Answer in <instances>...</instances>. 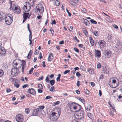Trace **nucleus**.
Instances as JSON below:
<instances>
[{
  "label": "nucleus",
  "mask_w": 122,
  "mask_h": 122,
  "mask_svg": "<svg viewBox=\"0 0 122 122\" xmlns=\"http://www.w3.org/2000/svg\"><path fill=\"white\" fill-rule=\"evenodd\" d=\"M22 71L23 73H24V69L25 68V65H26V62L24 60L22 61Z\"/></svg>",
  "instance_id": "16"
},
{
  "label": "nucleus",
  "mask_w": 122,
  "mask_h": 122,
  "mask_svg": "<svg viewBox=\"0 0 122 122\" xmlns=\"http://www.w3.org/2000/svg\"><path fill=\"white\" fill-rule=\"evenodd\" d=\"M104 76L102 74L99 77L100 79H103V78Z\"/></svg>",
  "instance_id": "58"
},
{
  "label": "nucleus",
  "mask_w": 122,
  "mask_h": 122,
  "mask_svg": "<svg viewBox=\"0 0 122 122\" xmlns=\"http://www.w3.org/2000/svg\"><path fill=\"white\" fill-rule=\"evenodd\" d=\"M53 58V54L51 53L49 55L48 57V61H50Z\"/></svg>",
  "instance_id": "18"
},
{
  "label": "nucleus",
  "mask_w": 122,
  "mask_h": 122,
  "mask_svg": "<svg viewBox=\"0 0 122 122\" xmlns=\"http://www.w3.org/2000/svg\"><path fill=\"white\" fill-rule=\"evenodd\" d=\"M93 33L95 36H97L98 35V32L97 31L95 30L94 31Z\"/></svg>",
  "instance_id": "36"
},
{
  "label": "nucleus",
  "mask_w": 122,
  "mask_h": 122,
  "mask_svg": "<svg viewBox=\"0 0 122 122\" xmlns=\"http://www.w3.org/2000/svg\"><path fill=\"white\" fill-rule=\"evenodd\" d=\"M90 21L92 24H96L97 23V22L93 19H91L90 20Z\"/></svg>",
  "instance_id": "30"
},
{
  "label": "nucleus",
  "mask_w": 122,
  "mask_h": 122,
  "mask_svg": "<svg viewBox=\"0 0 122 122\" xmlns=\"http://www.w3.org/2000/svg\"><path fill=\"white\" fill-rule=\"evenodd\" d=\"M27 28L28 29L29 32L30 33V34L29 36V39H32V33L31 32L30 30V27H29V24H27Z\"/></svg>",
  "instance_id": "15"
},
{
  "label": "nucleus",
  "mask_w": 122,
  "mask_h": 122,
  "mask_svg": "<svg viewBox=\"0 0 122 122\" xmlns=\"http://www.w3.org/2000/svg\"><path fill=\"white\" fill-rule=\"evenodd\" d=\"M44 10V8L42 4H38L36 6V13L38 12L40 14H42L43 13Z\"/></svg>",
  "instance_id": "4"
},
{
  "label": "nucleus",
  "mask_w": 122,
  "mask_h": 122,
  "mask_svg": "<svg viewBox=\"0 0 122 122\" xmlns=\"http://www.w3.org/2000/svg\"><path fill=\"white\" fill-rule=\"evenodd\" d=\"M13 11L15 13L19 14L21 12L20 8L19 6H15L13 5L12 7Z\"/></svg>",
  "instance_id": "7"
},
{
  "label": "nucleus",
  "mask_w": 122,
  "mask_h": 122,
  "mask_svg": "<svg viewBox=\"0 0 122 122\" xmlns=\"http://www.w3.org/2000/svg\"><path fill=\"white\" fill-rule=\"evenodd\" d=\"M81 68L83 71H86L85 68L83 66H81Z\"/></svg>",
  "instance_id": "61"
},
{
  "label": "nucleus",
  "mask_w": 122,
  "mask_h": 122,
  "mask_svg": "<svg viewBox=\"0 0 122 122\" xmlns=\"http://www.w3.org/2000/svg\"><path fill=\"white\" fill-rule=\"evenodd\" d=\"M84 115L85 112L83 110H81L78 112V113L76 116L78 119H80L84 117Z\"/></svg>",
  "instance_id": "9"
},
{
  "label": "nucleus",
  "mask_w": 122,
  "mask_h": 122,
  "mask_svg": "<svg viewBox=\"0 0 122 122\" xmlns=\"http://www.w3.org/2000/svg\"><path fill=\"white\" fill-rule=\"evenodd\" d=\"M32 51L30 50L29 52L27 58L28 59H30L31 56L32 54Z\"/></svg>",
  "instance_id": "25"
},
{
  "label": "nucleus",
  "mask_w": 122,
  "mask_h": 122,
  "mask_svg": "<svg viewBox=\"0 0 122 122\" xmlns=\"http://www.w3.org/2000/svg\"><path fill=\"white\" fill-rule=\"evenodd\" d=\"M15 118L16 121L18 122H23L24 120L23 116L20 114L16 115Z\"/></svg>",
  "instance_id": "8"
},
{
  "label": "nucleus",
  "mask_w": 122,
  "mask_h": 122,
  "mask_svg": "<svg viewBox=\"0 0 122 122\" xmlns=\"http://www.w3.org/2000/svg\"><path fill=\"white\" fill-rule=\"evenodd\" d=\"M84 92L86 94H89L90 93V92L87 89H86L84 91Z\"/></svg>",
  "instance_id": "38"
},
{
  "label": "nucleus",
  "mask_w": 122,
  "mask_h": 122,
  "mask_svg": "<svg viewBox=\"0 0 122 122\" xmlns=\"http://www.w3.org/2000/svg\"><path fill=\"white\" fill-rule=\"evenodd\" d=\"M96 57H97L100 58L101 56L100 51L97 50H95Z\"/></svg>",
  "instance_id": "13"
},
{
  "label": "nucleus",
  "mask_w": 122,
  "mask_h": 122,
  "mask_svg": "<svg viewBox=\"0 0 122 122\" xmlns=\"http://www.w3.org/2000/svg\"><path fill=\"white\" fill-rule=\"evenodd\" d=\"M27 92L31 94L34 95L36 94V92L34 89L33 88H31L28 90Z\"/></svg>",
  "instance_id": "12"
},
{
  "label": "nucleus",
  "mask_w": 122,
  "mask_h": 122,
  "mask_svg": "<svg viewBox=\"0 0 122 122\" xmlns=\"http://www.w3.org/2000/svg\"><path fill=\"white\" fill-rule=\"evenodd\" d=\"M73 49L75 51L79 53V50L76 48L75 47L73 48Z\"/></svg>",
  "instance_id": "45"
},
{
  "label": "nucleus",
  "mask_w": 122,
  "mask_h": 122,
  "mask_svg": "<svg viewBox=\"0 0 122 122\" xmlns=\"http://www.w3.org/2000/svg\"><path fill=\"white\" fill-rule=\"evenodd\" d=\"M61 75L60 74H59L58 75V76L56 80L57 81H59L60 80V77Z\"/></svg>",
  "instance_id": "32"
},
{
  "label": "nucleus",
  "mask_w": 122,
  "mask_h": 122,
  "mask_svg": "<svg viewBox=\"0 0 122 122\" xmlns=\"http://www.w3.org/2000/svg\"><path fill=\"white\" fill-rule=\"evenodd\" d=\"M108 40H111L112 39V36L111 34H108Z\"/></svg>",
  "instance_id": "34"
},
{
  "label": "nucleus",
  "mask_w": 122,
  "mask_h": 122,
  "mask_svg": "<svg viewBox=\"0 0 122 122\" xmlns=\"http://www.w3.org/2000/svg\"><path fill=\"white\" fill-rule=\"evenodd\" d=\"M81 106L79 104L73 102L71 103L70 106L69 107L71 109L73 108L75 111L78 112L81 108Z\"/></svg>",
  "instance_id": "1"
},
{
  "label": "nucleus",
  "mask_w": 122,
  "mask_h": 122,
  "mask_svg": "<svg viewBox=\"0 0 122 122\" xmlns=\"http://www.w3.org/2000/svg\"><path fill=\"white\" fill-rule=\"evenodd\" d=\"M29 13H24L23 15V18H24L26 19H27L28 17Z\"/></svg>",
  "instance_id": "27"
},
{
  "label": "nucleus",
  "mask_w": 122,
  "mask_h": 122,
  "mask_svg": "<svg viewBox=\"0 0 122 122\" xmlns=\"http://www.w3.org/2000/svg\"><path fill=\"white\" fill-rule=\"evenodd\" d=\"M50 30L51 32V34L52 35L54 34V32L53 29L52 28Z\"/></svg>",
  "instance_id": "49"
},
{
  "label": "nucleus",
  "mask_w": 122,
  "mask_h": 122,
  "mask_svg": "<svg viewBox=\"0 0 122 122\" xmlns=\"http://www.w3.org/2000/svg\"><path fill=\"white\" fill-rule=\"evenodd\" d=\"M30 111V110L29 109H25V112L27 114L29 113Z\"/></svg>",
  "instance_id": "44"
},
{
  "label": "nucleus",
  "mask_w": 122,
  "mask_h": 122,
  "mask_svg": "<svg viewBox=\"0 0 122 122\" xmlns=\"http://www.w3.org/2000/svg\"><path fill=\"white\" fill-rule=\"evenodd\" d=\"M42 89H38V92L39 93H41L43 92V91L42 90Z\"/></svg>",
  "instance_id": "56"
},
{
  "label": "nucleus",
  "mask_w": 122,
  "mask_h": 122,
  "mask_svg": "<svg viewBox=\"0 0 122 122\" xmlns=\"http://www.w3.org/2000/svg\"><path fill=\"white\" fill-rule=\"evenodd\" d=\"M29 85L28 84L24 85L22 87L23 88H25L26 87H28Z\"/></svg>",
  "instance_id": "52"
},
{
  "label": "nucleus",
  "mask_w": 122,
  "mask_h": 122,
  "mask_svg": "<svg viewBox=\"0 0 122 122\" xmlns=\"http://www.w3.org/2000/svg\"><path fill=\"white\" fill-rule=\"evenodd\" d=\"M81 10L84 13H86V10L85 8H82L81 9Z\"/></svg>",
  "instance_id": "37"
},
{
  "label": "nucleus",
  "mask_w": 122,
  "mask_h": 122,
  "mask_svg": "<svg viewBox=\"0 0 122 122\" xmlns=\"http://www.w3.org/2000/svg\"><path fill=\"white\" fill-rule=\"evenodd\" d=\"M40 108L41 110H43L44 108L45 107L44 106H41L39 107Z\"/></svg>",
  "instance_id": "62"
},
{
  "label": "nucleus",
  "mask_w": 122,
  "mask_h": 122,
  "mask_svg": "<svg viewBox=\"0 0 122 122\" xmlns=\"http://www.w3.org/2000/svg\"><path fill=\"white\" fill-rule=\"evenodd\" d=\"M0 16H4L5 17V16L6 15L5 14V13L2 12H0Z\"/></svg>",
  "instance_id": "42"
},
{
  "label": "nucleus",
  "mask_w": 122,
  "mask_h": 122,
  "mask_svg": "<svg viewBox=\"0 0 122 122\" xmlns=\"http://www.w3.org/2000/svg\"><path fill=\"white\" fill-rule=\"evenodd\" d=\"M82 19L83 20V23L86 25L89 26L90 25V23L87 20L84 18Z\"/></svg>",
  "instance_id": "17"
},
{
  "label": "nucleus",
  "mask_w": 122,
  "mask_h": 122,
  "mask_svg": "<svg viewBox=\"0 0 122 122\" xmlns=\"http://www.w3.org/2000/svg\"><path fill=\"white\" fill-rule=\"evenodd\" d=\"M92 106L89 105H88L86 107H85V109L87 111H90L92 109Z\"/></svg>",
  "instance_id": "23"
},
{
  "label": "nucleus",
  "mask_w": 122,
  "mask_h": 122,
  "mask_svg": "<svg viewBox=\"0 0 122 122\" xmlns=\"http://www.w3.org/2000/svg\"><path fill=\"white\" fill-rule=\"evenodd\" d=\"M92 114L90 113H88L87 114V116L90 119H92L91 115Z\"/></svg>",
  "instance_id": "54"
},
{
  "label": "nucleus",
  "mask_w": 122,
  "mask_h": 122,
  "mask_svg": "<svg viewBox=\"0 0 122 122\" xmlns=\"http://www.w3.org/2000/svg\"><path fill=\"white\" fill-rule=\"evenodd\" d=\"M38 112L37 109H35L33 110L32 112L33 115V116H36L38 114Z\"/></svg>",
  "instance_id": "22"
},
{
  "label": "nucleus",
  "mask_w": 122,
  "mask_h": 122,
  "mask_svg": "<svg viewBox=\"0 0 122 122\" xmlns=\"http://www.w3.org/2000/svg\"><path fill=\"white\" fill-rule=\"evenodd\" d=\"M56 5V6H58L60 5V2L59 1L56 0L55 1Z\"/></svg>",
  "instance_id": "39"
},
{
  "label": "nucleus",
  "mask_w": 122,
  "mask_h": 122,
  "mask_svg": "<svg viewBox=\"0 0 122 122\" xmlns=\"http://www.w3.org/2000/svg\"><path fill=\"white\" fill-rule=\"evenodd\" d=\"M5 18V17L4 16H3L0 15V21H2L3 20H4V19Z\"/></svg>",
  "instance_id": "40"
},
{
  "label": "nucleus",
  "mask_w": 122,
  "mask_h": 122,
  "mask_svg": "<svg viewBox=\"0 0 122 122\" xmlns=\"http://www.w3.org/2000/svg\"><path fill=\"white\" fill-rule=\"evenodd\" d=\"M60 102L59 101H57L53 103L55 104V105L59 104L60 103Z\"/></svg>",
  "instance_id": "60"
},
{
  "label": "nucleus",
  "mask_w": 122,
  "mask_h": 122,
  "mask_svg": "<svg viewBox=\"0 0 122 122\" xmlns=\"http://www.w3.org/2000/svg\"><path fill=\"white\" fill-rule=\"evenodd\" d=\"M54 86L51 87L50 89V91L51 92H52L53 91V90H54L55 89H54Z\"/></svg>",
  "instance_id": "63"
},
{
  "label": "nucleus",
  "mask_w": 122,
  "mask_h": 122,
  "mask_svg": "<svg viewBox=\"0 0 122 122\" xmlns=\"http://www.w3.org/2000/svg\"><path fill=\"white\" fill-rule=\"evenodd\" d=\"M100 47L102 48H103L105 46V42L103 40H100L98 42Z\"/></svg>",
  "instance_id": "11"
},
{
  "label": "nucleus",
  "mask_w": 122,
  "mask_h": 122,
  "mask_svg": "<svg viewBox=\"0 0 122 122\" xmlns=\"http://www.w3.org/2000/svg\"><path fill=\"white\" fill-rule=\"evenodd\" d=\"M103 73L104 74H107L108 72V71L107 69L106 68L102 70Z\"/></svg>",
  "instance_id": "31"
},
{
  "label": "nucleus",
  "mask_w": 122,
  "mask_h": 122,
  "mask_svg": "<svg viewBox=\"0 0 122 122\" xmlns=\"http://www.w3.org/2000/svg\"><path fill=\"white\" fill-rule=\"evenodd\" d=\"M38 87L40 89H43V86L41 84H40L38 85Z\"/></svg>",
  "instance_id": "41"
},
{
  "label": "nucleus",
  "mask_w": 122,
  "mask_h": 122,
  "mask_svg": "<svg viewBox=\"0 0 122 122\" xmlns=\"http://www.w3.org/2000/svg\"><path fill=\"white\" fill-rule=\"evenodd\" d=\"M25 4L23 7V9L25 12H27L29 11L31 8L30 4L28 2H25Z\"/></svg>",
  "instance_id": "5"
},
{
  "label": "nucleus",
  "mask_w": 122,
  "mask_h": 122,
  "mask_svg": "<svg viewBox=\"0 0 122 122\" xmlns=\"http://www.w3.org/2000/svg\"><path fill=\"white\" fill-rule=\"evenodd\" d=\"M87 71L89 72L90 74H93L94 73V69L93 68H89L87 70Z\"/></svg>",
  "instance_id": "19"
},
{
  "label": "nucleus",
  "mask_w": 122,
  "mask_h": 122,
  "mask_svg": "<svg viewBox=\"0 0 122 122\" xmlns=\"http://www.w3.org/2000/svg\"><path fill=\"white\" fill-rule=\"evenodd\" d=\"M70 4L73 6H75L76 4V3L73 0H71L70 2Z\"/></svg>",
  "instance_id": "28"
},
{
  "label": "nucleus",
  "mask_w": 122,
  "mask_h": 122,
  "mask_svg": "<svg viewBox=\"0 0 122 122\" xmlns=\"http://www.w3.org/2000/svg\"><path fill=\"white\" fill-rule=\"evenodd\" d=\"M50 83L51 85V86L53 85L55 83V81L53 80L52 79L49 82Z\"/></svg>",
  "instance_id": "29"
},
{
  "label": "nucleus",
  "mask_w": 122,
  "mask_h": 122,
  "mask_svg": "<svg viewBox=\"0 0 122 122\" xmlns=\"http://www.w3.org/2000/svg\"><path fill=\"white\" fill-rule=\"evenodd\" d=\"M83 31L85 35L86 36H88V35L87 31H86V29L85 28L83 29Z\"/></svg>",
  "instance_id": "21"
},
{
  "label": "nucleus",
  "mask_w": 122,
  "mask_h": 122,
  "mask_svg": "<svg viewBox=\"0 0 122 122\" xmlns=\"http://www.w3.org/2000/svg\"><path fill=\"white\" fill-rule=\"evenodd\" d=\"M34 70V68L32 67V68L29 71V74H31L33 72V71Z\"/></svg>",
  "instance_id": "46"
},
{
  "label": "nucleus",
  "mask_w": 122,
  "mask_h": 122,
  "mask_svg": "<svg viewBox=\"0 0 122 122\" xmlns=\"http://www.w3.org/2000/svg\"><path fill=\"white\" fill-rule=\"evenodd\" d=\"M66 10L67 12L68 13V15L69 16H71V13H70L68 10L67 9H66Z\"/></svg>",
  "instance_id": "47"
},
{
  "label": "nucleus",
  "mask_w": 122,
  "mask_h": 122,
  "mask_svg": "<svg viewBox=\"0 0 122 122\" xmlns=\"http://www.w3.org/2000/svg\"><path fill=\"white\" fill-rule=\"evenodd\" d=\"M77 99L82 102L83 103H85V100L82 97L80 98L78 97L77 98Z\"/></svg>",
  "instance_id": "24"
},
{
  "label": "nucleus",
  "mask_w": 122,
  "mask_h": 122,
  "mask_svg": "<svg viewBox=\"0 0 122 122\" xmlns=\"http://www.w3.org/2000/svg\"><path fill=\"white\" fill-rule=\"evenodd\" d=\"M75 92L77 94H80V92L79 90H77L75 91Z\"/></svg>",
  "instance_id": "64"
},
{
  "label": "nucleus",
  "mask_w": 122,
  "mask_h": 122,
  "mask_svg": "<svg viewBox=\"0 0 122 122\" xmlns=\"http://www.w3.org/2000/svg\"><path fill=\"white\" fill-rule=\"evenodd\" d=\"M70 71V70H67L66 71L64 72V74H65L67 73Z\"/></svg>",
  "instance_id": "51"
},
{
  "label": "nucleus",
  "mask_w": 122,
  "mask_h": 122,
  "mask_svg": "<svg viewBox=\"0 0 122 122\" xmlns=\"http://www.w3.org/2000/svg\"><path fill=\"white\" fill-rule=\"evenodd\" d=\"M101 65L100 63H99L97 65V68H98L100 69L101 68Z\"/></svg>",
  "instance_id": "57"
},
{
  "label": "nucleus",
  "mask_w": 122,
  "mask_h": 122,
  "mask_svg": "<svg viewBox=\"0 0 122 122\" xmlns=\"http://www.w3.org/2000/svg\"><path fill=\"white\" fill-rule=\"evenodd\" d=\"M17 79L14 78H10V79L9 80L10 81H14V82L15 81H16V80H17Z\"/></svg>",
  "instance_id": "50"
},
{
  "label": "nucleus",
  "mask_w": 122,
  "mask_h": 122,
  "mask_svg": "<svg viewBox=\"0 0 122 122\" xmlns=\"http://www.w3.org/2000/svg\"><path fill=\"white\" fill-rule=\"evenodd\" d=\"M12 18V17L11 15L8 14L6 15L4 18L6 24L8 25L10 24L13 21Z\"/></svg>",
  "instance_id": "3"
},
{
  "label": "nucleus",
  "mask_w": 122,
  "mask_h": 122,
  "mask_svg": "<svg viewBox=\"0 0 122 122\" xmlns=\"http://www.w3.org/2000/svg\"><path fill=\"white\" fill-rule=\"evenodd\" d=\"M52 98V97H51L50 96H46L45 98V99L47 100L50 99H51Z\"/></svg>",
  "instance_id": "53"
},
{
  "label": "nucleus",
  "mask_w": 122,
  "mask_h": 122,
  "mask_svg": "<svg viewBox=\"0 0 122 122\" xmlns=\"http://www.w3.org/2000/svg\"><path fill=\"white\" fill-rule=\"evenodd\" d=\"M56 22L55 21V20H53L52 22V23H51V24H52V25L53 24H56Z\"/></svg>",
  "instance_id": "59"
},
{
  "label": "nucleus",
  "mask_w": 122,
  "mask_h": 122,
  "mask_svg": "<svg viewBox=\"0 0 122 122\" xmlns=\"http://www.w3.org/2000/svg\"><path fill=\"white\" fill-rule=\"evenodd\" d=\"M81 75V74L79 72H77L76 73V75L78 77L80 76Z\"/></svg>",
  "instance_id": "48"
},
{
  "label": "nucleus",
  "mask_w": 122,
  "mask_h": 122,
  "mask_svg": "<svg viewBox=\"0 0 122 122\" xmlns=\"http://www.w3.org/2000/svg\"><path fill=\"white\" fill-rule=\"evenodd\" d=\"M6 51L4 48H0V54L1 55H4L6 54Z\"/></svg>",
  "instance_id": "14"
},
{
  "label": "nucleus",
  "mask_w": 122,
  "mask_h": 122,
  "mask_svg": "<svg viewBox=\"0 0 122 122\" xmlns=\"http://www.w3.org/2000/svg\"><path fill=\"white\" fill-rule=\"evenodd\" d=\"M49 76V75H48L46 76V80H45L47 82H49V81H50V80H49V78L48 77V76Z\"/></svg>",
  "instance_id": "43"
},
{
  "label": "nucleus",
  "mask_w": 122,
  "mask_h": 122,
  "mask_svg": "<svg viewBox=\"0 0 122 122\" xmlns=\"http://www.w3.org/2000/svg\"><path fill=\"white\" fill-rule=\"evenodd\" d=\"M20 72L19 69L16 67H15L12 69L11 74L13 76H17Z\"/></svg>",
  "instance_id": "6"
},
{
  "label": "nucleus",
  "mask_w": 122,
  "mask_h": 122,
  "mask_svg": "<svg viewBox=\"0 0 122 122\" xmlns=\"http://www.w3.org/2000/svg\"><path fill=\"white\" fill-rule=\"evenodd\" d=\"M76 84H77V86L78 87H79L80 85V81H77Z\"/></svg>",
  "instance_id": "55"
},
{
  "label": "nucleus",
  "mask_w": 122,
  "mask_h": 122,
  "mask_svg": "<svg viewBox=\"0 0 122 122\" xmlns=\"http://www.w3.org/2000/svg\"><path fill=\"white\" fill-rule=\"evenodd\" d=\"M60 111V110H57L56 112H53L52 113L51 117V118L52 120H55L58 118L61 114Z\"/></svg>",
  "instance_id": "2"
},
{
  "label": "nucleus",
  "mask_w": 122,
  "mask_h": 122,
  "mask_svg": "<svg viewBox=\"0 0 122 122\" xmlns=\"http://www.w3.org/2000/svg\"><path fill=\"white\" fill-rule=\"evenodd\" d=\"M105 51V56L109 58L111 56L112 52L110 50H107Z\"/></svg>",
  "instance_id": "10"
},
{
  "label": "nucleus",
  "mask_w": 122,
  "mask_h": 122,
  "mask_svg": "<svg viewBox=\"0 0 122 122\" xmlns=\"http://www.w3.org/2000/svg\"><path fill=\"white\" fill-rule=\"evenodd\" d=\"M17 81L18 80H17L15 81L14 83V84L16 88H18L19 87V84L18 83Z\"/></svg>",
  "instance_id": "20"
},
{
  "label": "nucleus",
  "mask_w": 122,
  "mask_h": 122,
  "mask_svg": "<svg viewBox=\"0 0 122 122\" xmlns=\"http://www.w3.org/2000/svg\"><path fill=\"white\" fill-rule=\"evenodd\" d=\"M90 41L91 45L92 46H93L94 45V42L92 38L91 37H90Z\"/></svg>",
  "instance_id": "26"
},
{
  "label": "nucleus",
  "mask_w": 122,
  "mask_h": 122,
  "mask_svg": "<svg viewBox=\"0 0 122 122\" xmlns=\"http://www.w3.org/2000/svg\"><path fill=\"white\" fill-rule=\"evenodd\" d=\"M4 74V73L3 71L1 69H0V77L3 76Z\"/></svg>",
  "instance_id": "33"
},
{
  "label": "nucleus",
  "mask_w": 122,
  "mask_h": 122,
  "mask_svg": "<svg viewBox=\"0 0 122 122\" xmlns=\"http://www.w3.org/2000/svg\"><path fill=\"white\" fill-rule=\"evenodd\" d=\"M111 80H109V82H108V84H109V85H110V86L112 88H115L116 87H117L118 86V85L117 84V86H111Z\"/></svg>",
  "instance_id": "35"
}]
</instances>
